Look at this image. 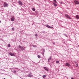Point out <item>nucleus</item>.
Segmentation results:
<instances>
[{"instance_id":"obj_1","label":"nucleus","mask_w":79,"mask_h":79,"mask_svg":"<svg viewBox=\"0 0 79 79\" xmlns=\"http://www.w3.org/2000/svg\"><path fill=\"white\" fill-rule=\"evenodd\" d=\"M65 17H66V18H68V19H71V18L70 17V16L68 15V14H65Z\"/></svg>"},{"instance_id":"obj_2","label":"nucleus","mask_w":79,"mask_h":79,"mask_svg":"<svg viewBox=\"0 0 79 79\" xmlns=\"http://www.w3.org/2000/svg\"><path fill=\"white\" fill-rule=\"evenodd\" d=\"M8 4H7L5 2L4 3V7H8Z\"/></svg>"},{"instance_id":"obj_3","label":"nucleus","mask_w":79,"mask_h":79,"mask_svg":"<svg viewBox=\"0 0 79 79\" xmlns=\"http://www.w3.org/2000/svg\"><path fill=\"white\" fill-rule=\"evenodd\" d=\"M10 19L11 21H15V16H12V18H10Z\"/></svg>"},{"instance_id":"obj_4","label":"nucleus","mask_w":79,"mask_h":79,"mask_svg":"<svg viewBox=\"0 0 79 79\" xmlns=\"http://www.w3.org/2000/svg\"><path fill=\"white\" fill-rule=\"evenodd\" d=\"M74 2L76 5H79V2L77 1H75Z\"/></svg>"},{"instance_id":"obj_5","label":"nucleus","mask_w":79,"mask_h":79,"mask_svg":"<svg viewBox=\"0 0 79 79\" xmlns=\"http://www.w3.org/2000/svg\"><path fill=\"white\" fill-rule=\"evenodd\" d=\"M65 65L66 66H68L69 67L71 66V65H70L68 63H66Z\"/></svg>"},{"instance_id":"obj_6","label":"nucleus","mask_w":79,"mask_h":79,"mask_svg":"<svg viewBox=\"0 0 79 79\" xmlns=\"http://www.w3.org/2000/svg\"><path fill=\"white\" fill-rule=\"evenodd\" d=\"M9 54H10L11 56H15V54H13V53L10 52L9 53Z\"/></svg>"},{"instance_id":"obj_7","label":"nucleus","mask_w":79,"mask_h":79,"mask_svg":"<svg viewBox=\"0 0 79 79\" xmlns=\"http://www.w3.org/2000/svg\"><path fill=\"white\" fill-rule=\"evenodd\" d=\"M19 5H23V3L21 2V1H19Z\"/></svg>"},{"instance_id":"obj_8","label":"nucleus","mask_w":79,"mask_h":79,"mask_svg":"<svg viewBox=\"0 0 79 79\" xmlns=\"http://www.w3.org/2000/svg\"><path fill=\"white\" fill-rule=\"evenodd\" d=\"M46 27H48V28H51V29H52V28H53V27H50L48 25H47V26H46Z\"/></svg>"},{"instance_id":"obj_9","label":"nucleus","mask_w":79,"mask_h":79,"mask_svg":"<svg viewBox=\"0 0 79 79\" xmlns=\"http://www.w3.org/2000/svg\"><path fill=\"white\" fill-rule=\"evenodd\" d=\"M32 76H33V75H31V74L30 73L28 75V77H32Z\"/></svg>"},{"instance_id":"obj_10","label":"nucleus","mask_w":79,"mask_h":79,"mask_svg":"<svg viewBox=\"0 0 79 79\" xmlns=\"http://www.w3.org/2000/svg\"><path fill=\"white\" fill-rule=\"evenodd\" d=\"M76 19H79V15H77L76 16Z\"/></svg>"},{"instance_id":"obj_11","label":"nucleus","mask_w":79,"mask_h":79,"mask_svg":"<svg viewBox=\"0 0 79 79\" xmlns=\"http://www.w3.org/2000/svg\"><path fill=\"white\" fill-rule=\"evenodd\" d=\"M44 69H45V70H46V71H48V69H47V68H46V67H44Z\"/></svg>"},{"instance_id":"obj_12","label":"nucleus","mask_w":79,"mask_h":79,"mask_svg":"<svg viewBox=\"0 0 79 79\" xmlns=\"http://www.w3.org/2000/svg\"><path fill=\"white\" fill-rule=\"evenodd\" d=\"M53 4L54 6H57V4H56L53 3Z\"/></svg>"},{"instance_id":"obj_13","label":"nucleus","mask_w":79,"mask_h":79,"mask_svg":"<svg viewBox=\"0 0 79 79\" xmlns=\"http://www.w3.org/2000/svg\"><path fill=\"white\" fill-rule=\"evenodd\" d=\"M46 77V75H44L43 76V78H45V77Z\"/></svg>"},{"instance_id":"obj_14","label":"nucleus","mask_w":79,"mask_h":79,"mask_svg":"<svg viewBox=\"0 0 79 79\" xmlns=\"http://www.w3.org/2000/svg\"><path fill=\"white\" fill-rule=\"evenodd\" d=\"M32 10L33 11H35V8H32Z\"/></svg>"},{"instance_id":"obj_15","label":"nucleus","mask_w":79,"mask_h":79,"mask_svg":"<svg viewBox=\"0 0 79 79\" xmlns=\"http://www.w3.org/2000/svg\"><path fill=\"white\" fill-rule=\"evenodd\" d=\"M54 2L56 3H57V2H56V0H53Z\"/></svg>"},{"instance_id":"obj_16","label":"nucleus","mask_w":79,"mask_h":79,"mask_svg":"<svg viewBox=\"0 0 79 79\" xmlns=\"http://www.w3.org/2000/svg\"><path fill=\"white\" fill-rule=\"evenodd\" d=\"M38 58H40V55H38Z\"/></svg>"},{"instance_id":"obj_17","label":"nucleus","mask_w":79,"mask_h":79,"mask_svg":"<svg viewBox=\"0 0 79 79\" xmlns=\"http://www.w3.org/2000/svg\"><path fill=\"white\" fill-rule=\"evenodd\" d=\"M8 47H11L10 44H8Z\"/></svg>"},{"instance_id":"obj_18","label":"nucleus","mask_w":79,"mask_h":79,"mask_svg":"<svg viewBox=\"0 0 79 79\" xmlns=\"http://www.w3.org/2000/svg\"><path fill=\"white\" fill-rule=\"evenodd\" d=\"M19 47L20 48H21L23 47L21 46L20 45H19Z\"/></svg>"},{"instance_id":"obj_19","label":"nucleus","mask_w":79,"mask_h":79,"mask_svg":"<svg viewBox=\"0 0 79 79\" xmlns=\"http://www.w3.org/2000/svg\"><path fill=\"white\" fill-rule=\"evenodd\" d=\"M21 50H22V51H23V50H24V48H23V47L22 48H21Z\"/></svg>"},{"instance_id":"obj_20","label":"nucleus","mask_w":79,"mask_h":79,"mask_svg":"<svg viewBox=\"0 0 79 79\" xmlns=\"http://www.w3.org/2000/svg\"><path fill=\"white\" fill-rule=\"evenodd\" d=\"M56 63H59L60 62H59V61H56Z\"/></svg>"},{"instance_id":"obj_21","label":"nucleus","mask_w":79,"mask_h":79,"mask_svg":"<svg viewBox=\"0 0 79 79\" xmlns=\"http://www.w3.org/2000/svg\"><path fill=\"white\" fill-rule=\"evenodd\" d=\"M76 67H77V66H78V64H76Z\"/></svg>"},{"instance_id":"obj_22","label":"nucleus","mask_w":79,"mask_h":79,"mask_svg":"<svg viewBox=\"0 0 79 79\" xmlns=\"http://www.w3.org/2000/svg\"><path fill=\"white\" fill-rule=\"evenodd\" d=\"M12 29L13 31H14L15 30V28H12Z\"/></svg>"},{"instance_id":"obj_23","label":"nucleus","mask_w":79,"mask_h":79,"mask_svg":"<svg viewBox=\"0 0 79 79\" xmlns=\"http://www.w3.org/2000/svg\"><path fill=\"white\" fill-rule=\"evenodd\" d=\"M51 57H50L49 59H48V61H49V60H51Z\"/></svg>"},{"instance_id":"obj_24","label":"nucleus","mask_w":79,"mask_h":79,"mask_svg":"<svg viewBox=\"0 0 79 79\" xmlns=\"http://www.w3.org/2000/svg\"><path fill=\"white\" fill-rule=\"evenodd\" d=\"M35 36H36V37H37V34H35Z\"/></svg>"},{"instance_id":"obj_25","label":"nucleus","mask_w":79,"mask_h":79,"mask_svg":"<svg viewBox=\"0 0 79 79\" xmlns=\"http://www.w3.org/2000/svg\"><path fill=\"white\" fill-rule=\"evenodd\" d=\"M2 22V21H1V20H0V23H1Z\"/></svg>"},{"instance_id":"obj_26","label":"nucleus","mask_w":79,"mask_h":79,"mask_svg":"<svg viewBox=\"0 0 79 79\" xmlns=\"http://www.w3.org/2000/svg\"><path fill=\"white\" fill-rule=\"evenodd\" d=\"M71 79H74V78H72Z\"/></svg>"},{"instance_id":"obj_27","label":"nucleus","mask_w":79,"mask_h":79,"mask_svg":"<svg viewBox=\"0 0 79 79\" xmlns=\"http://www.w3.org/2000/svg\"><path fill=\"white\" fill-rule=\"evenodd\" d=\"M33 47H34V45H33Z\"/></svg>"}]
</instances>
